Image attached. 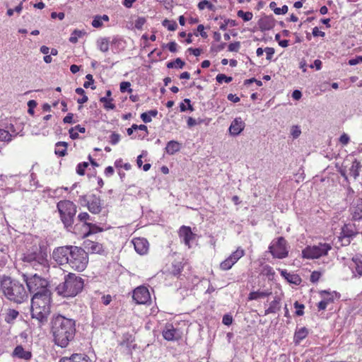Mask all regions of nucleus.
I'll list each match as a JSON object with an SVG mask.
<instances>
[{"label":"nucleus","mask_w":362,"mask_h":362,"mask_svg":"<svg viewBox=\"0 0 362 362\" xmlns=\"http://www.w3.org/2000/svg\"><path fill=\"white\" fill-rule=\"evenodd\" d=\"M51 332L55 344L65 348L74 338L76 321L62 315L53 316L51 321Z\"/></svg>","instance_id":"nucleus-1"},{"label":"nucleus","mask_w":362,"mask_h":362,"mask_svg":"<svg viewBox=\"0 0 362 362\" xmlns=\"http://www.w3.org/2000/svg\"><path fill=\"white\" fill-rule=\"evenodd\" d=\"M0 290L8 300L16 304H21L28 299L23 284L10 276H3L1 278Z\"/></svg>","instance_id":"nucleus-2"},{"label":"nucleus","mask_w":362,"mask_h":362,"mask_svg":"<svg viewBox=\"0 0 362 362\" xmlns=\"http://www.w3.org/2000/svg\"><path fill=\"white\" fill-rule=\"evenodd\" d=\"M31 317L37 321L39 326L48 322L51 313V295L34 294L31 299Z\"/></svg>","instance_id":"nucleus-3"},{"label":"nucleus","mask_w":362,"mask_h":362,"mask_svg":"<svg viewBox=\"0 0 362 362\" xmlns=\"http://www.w3.org/2000/svg\"><path fill=\"white\" fill-rule=\"evenodd\" d=\"M84 286V280L75 274L69 273L64 281L57 286L55 290L58 295L66 298H73L81 292Z\"/></svg>","instance_id":"nucleus-4"},{"label":"nucleus","mask_w":362,"mask_h":362,"mask_svg":"<svg viewBox=\"0 0 362 362\" xmlns=\"http://www.w3.org/2000/svg\"><path fill=\"white\" fill-rule=\"evenodd\" d=\"M47 249L41 245H34L24 254L23 261L25 264V267H31L37 271L47 267Z\"/></svg>","instance_id":"nucleus-5"},{"label":"nucleus","mask_w":362,"mask_h":362,"mask_svg":"<svg viewBox=\"0 0 362 362\" xmlns=\"http://www.w3.org/2000/svg\"><path fill=\"white\" fill-rule=\"evenodd\" d=\"M57 208L64 227L70 230L73 226L76 214V204L69 200H62L57 203Z\"/></svg>","instance_id":"nucleus-6"},{"label":"nucleus","mask_w":362,"mask_h":362,"mask_svg":"<svg viewBox=\"0 0 362 362\" xmlns=\"http://www.w3.org/2000/svg\"><path fill=\"white\" fill-rule=\"evenodd\" d=\"M23 278L26 283L28 289L30 293L38 294V296H42L45 293L51 295V291L47 288V281L37 274L33 275L24 274L23 275Z\"/></svg>","instance_id":"nucleus-7"},{"label":"nucleus","mask_w":362,"mask_h":362,"mask_svg":"<svg viewBox=\"0 0 362 362\" xmlns=\"http://www.w3.org/2000/svg\"><path fill=\"white\" fill-rule=\"evenodd\" d=\"M88 263V253L81 247L72 246L69 265L74 270L83 271Z\"/></svg>","instance_id":"nucleus-8"},{"label":"nucleus","mask_w":362,"mask_h":362,"mask_svg":"<svg viewBox=\"0 0 362 362\" xmlns=\"http://www.w3.org/2000/svg\"><path fill=\"white\" fill-rule=\"evenodd\" d=\"M269 252L274 258H286L288 255L287 241L284 237H279L273 240L269 247Z\"/></svg>","instance_id":"nucleus-9"},{"label":"nucleus","mask_w":362,"mask_h":362,"mask_svg":"<svg viewBox=\"0 0 362 362\" xmlns=\"http://www.w3.org/2000/svg\"><path fill=\"white\" fill-rule=\"evenodd\" d=\"M332 247L328 243H320L313 247L308 246L302 252L303 257L306 259H317L327 255Z\"/></svg>","instance_id":"nucleus-10"},{"label":"nucleus","mask_w":362,"mask_h":362,"mask_svg":"<svg viewBox=\"0 0 362 362\" xmlns=\"http://www.w3.org/2000/svg\"><path fill=\"white\" fill-rule=\"evenodd\" d=\"M72 246H64L56 248L52 253L54 260L59 265L69 264Z\"/></svg>","instance_id":"nucleus-11"},{"label":"nucleus","mask_w":362,"mask_h":362,"mask_svg":"<svg viewBox=\"0 0 362 362\" xmlns=\"http://www.w3.org/2000/svg\"><path fill=\"white\" fill-rule=\"evenodd\" d=\"M89 211L92 214H98L103 209V202L99 196L91 194L85 199Z\"/></svg>","instance_id":"nucleus-12"},{"label":"nucleus","mask_w":362,"mask_h":362,"mask_svg":"<svg viewBox=\"0 0 362 362\" xmlns=\"http://www.w3.org/2000/svg\"><path fill=\"white\" fill-rule=\"evenodd\" d=\"M132 297L137 304H145L151 300L150 293L145 286H139L135 288Z\"/></svg>","instance_id":"nucleus-13"},{"label":"nucleus","mask_w":362,"mask_h":362,"mask_svg":"<svg viewBox=\"0 0 362 362\" xmlns=\"http://www.w3.org/2000/svg\"><path fill=\"white\" fill-rule=\"evenodd\" d=\"M136 252L139 255H145L147 253L149 247L148 240L144 238H134L132 240Z\"/></svg>","instance_id":"nucleus-14"},{"label":"nucleus","mask_w":362,"mask_h":362,"mask_svg":"<svg viewBox=\"0 0 362 362\" xmlns=\"http://www.w3.org/2000/svg\"><path fill=\"white\" fill-rule=\"evenodd\" d=\"M259 28L261 31L272 30L275 25V20L272 16H264L258 21Z\"/></svg>","instance_id":"nucleus-15"},{"label":"nucleus","mask_w":362,"mask_h":362,"mask_svg":"<svg viewBox=\"0 0 362 362\" xmlns=\"http://www.w3.org/2000/svg\"><path fill=\"white\" fill-rule=\"evenodd\" d=\"M179 236L185 244L190 247V241L194 238L195 234L192 232L190 227L182 226L179 230Z\"/></svg>","instance_id":"nucleus-16"},{"label":"nucleus","mask_w":362,"mask_h":362,"mask_svg":"<svg viewBox=\"0 0 362 362\" xmlns=\"http://www.w3.org/2000/svg\"><path fill=\"white\" fill-rule=\"evenodd\" d=\"M245 128V123L240 117L235 118L229 127V132L231 135L237 136L241 133Z\"/></svg>","instance_id":"nucleus-17"},{"label":"nucleus","mask_w":362,"mask_h":362,"mask_svg":"<svg viewBox=\"0 0 362 362\" xmlns=\"http://www.w3.org/2000/svg\"><path fill=\"white\" fill-rule=\"evenodd\" d=\"M13 356L28 361L31 358L32 354L30 351H25L21 345H18L14 349Z\"/></svg>","instance_id":"nucleus-18"},{"label":"nucleus","mask_w":362,"mask_h":362,"mask_svg":"<svg viewBox=\"0 0 362 362\" xmlns=\"http://www.w3.org/2000/svg\"><path fill=\"white\" fill-rule=\"evenodd\" d=\"M351 215L354 220L362 218V199H358L356 204L351 208Z\"/></svg>","instance_id":"nucleus-19"},{"label":"nucleus","mask_w":362,"mask_h":362,"mask_svg":"<svg viewBox=\"0 0 362 362\" xmlns=\"http://www.w3.org/2000/svg\"><path fill=\"white\" fill-rule=\"evenodd\" d=\"M281 299L279 297H275L274 300L270 303L269 307L265 310L264 315H267L270 313H276L280 310Z\"/></svg>","instance_id":"nucleus-20"},{"label":"nucleus","mask_w":362,"mask_h":362,"mask_svg":"<svg viewBox=\"0 0 362 362\" xmlns=\"http://www.w3.org/2000/svg\"><path fill=\"white\" fill-rule=\"evenodd\" d=\"M177 330L172 325H167L163 331V336L168 341L174 340Z\"/></svg>","instance_id":"nucleus-21"},{"label":"nucleus","mask_w":362,"mask_h":362,"mask_svg":"<svg viewBox=\"0 0 362 362\" xmlns=\"http://www.w3.org/2000/svg\"><path fill=\"white\" fill-rule=\"evenodd\" d=\"M19 315V312L15 309H8L5 313L4 320L8 324H13Z\"/></svg>","instance_id":"nucleus-22"},{"label":"nucleus","mask_w":362,"mask_h":362,"mask_svg":"<svg viewBox=\"0 0 362 362\" xmlns=\"http://www.w3.org/2000/svg\"><path fill=\"white\" fill-rule=\"evenodd\" d=\"M68 144L65 141H59L55 144L54 153L56 155L63 157L65 156L66 153Z\"/></svg>","instance_id":"nucleus-23"},{"label":"nucleus","mask_w":362,"mask_h":362,"mask_svg":"<svg viewBox=\"0 0 362 362\" xmlns=\"http://www.w3.org/2000/svg\"><path fill=\"white\" fill-rule=\"evenodd\" d=\"M181 145L179 142L175 141H170L165 147V151L168 154L173 155L180 150Z\"/></svg>","instance_id":"nucleus-24"},{"label":"nucleus","mask_w":362,"mask_h":362,"mask_svg":"<svg viewBox=\"0 0 362 362\" xmlns=\"http://www.w3.org/2000/svg\"><path fill=\"white\" fill-rule=\"evenodd\" d=\"M59 362H88L81 354H74L70 357H63Z\"/></svg>","instance_id":"nucleus-25"},{"label":"nucleus","mask_w":362,"mask_h":362,"mask_svg":"<svg viewBox=\"0 0 362 362\" xmlns=\"http://www.w3.org/2000/svg\"><path fill=\"white\" fill-rule=\"evenodd\" d=\"M361 168V163L355 159L351 164V168H349V174L354 179H356L359 176V170Z\"/></svg>","instance_id":"nucleus-26"},{"label":"nucleus","mask_w":362,"mask_h":362,"mask_svg":"<svg viewBox=\"0 0 362 362\" xmlns=\"http://www.w3.org/2000/svg\"><path fill=\"white\" fill-rule=\"evenodd\" d=\"M271 294H272V292L269 291H253V292H251L249 294V299L250 300H257L258 298H264V297L269 296Z\"/></svg>","instance_id":"nucleus-27"},{"label":"nucleus","mask_w":362,"mask_h":362,"mask_svg":"<svg viewBox=\"0 0 362 362\" xmlns=\"http://www.w3.org/2000/svg\"><path fill=\"white\" fill-rule=\"evenodd\" d=\"M13 138V134L9 130H6L4 128H0V141L10 142Z\"/></svg>","instance_id":"nucleus-28"},{"label":"nucleus","mask_w":362,"mask_h":362,"mask_svg":"<svg viewBox=\"0 0 362 362\" xmlns=\"http://www.w3.org/2000/svg\"><path fill=\"white\" fill-rule=\"evenodd\" d=\"M245 255L243 249L238 247L235 252H233L229 258L235 264L242 257Z\"/></svg>","instance_id":"nucleus-29"},{"label":"nucleus","mask_w":362,"mask_h":362,"mask_svg":"<svg viewBox=\"0 0 362 362\" xmlns=\"http://www.w3.org/2000/svg\"><path fill=\"white\" fill-rule=\"evenodd\" d=\"M86 226H88V231L84 234L85 237L88 236L90 234H94L103 231V228H100L95 224L91 223H86Z\"/></svg>","instance_id":"nucleus-30"},{"label":"nucleus","mask_w":362,"mask_h":362,"mask_svg":"<svg viewBox=\"0 0 362 362\" xmlns=\"http://www.w3.org/2000/svg\"><path fill=\"white\" fill-rule=\"evenodd\" d=\"M308 334V330L305 327H302L299 330L296 331L294 334V339L296 342H299L306 337Z\"/></svg>","instance_id":"nucleus-31"},{"label":"nucleus","mask_w":362,"mask_h":362,"mask_svg":"<svg viewBox=\"0 0 362 362\" xmlns=\"http://www.w3.org/2000/svg\"><path fill=\"white\" fill-rule=\"evenodd\" d=\"M183 269L182 264L180 262H175L172 263V269L170 273L174 276L179 275Z\"/></svg>","instance_id":"nucleus-32"},{"label":"nucleus","mask_w":362,"mask_h":362,"mask_svg":"<svg viewBox=\"0 0 362 362\" xmlns=\"http://www.w3.org/2000/svg\"><path fill=\"white\" fill-rule=\"evenodd\" d=\"M185 63L183 62L180 58H177L173 62H169L167 64V67L168 69H173V68H179L182 69L185 66Z\"/></svg>","instance_id":"nucleus-33"},{"label":"nucleus","mask_w":362,"mask_h":362,"mask_svg":"<svg viewBox=\"0 0 362 362\" xmlns=\"http://www.w3.org/2000/svg\"><path fill=\"white\" fill-rule=\"evenodd\" d=\"M100 50L103 52H107L109 50V42L107 38H101L97 42Z\"/></svg>","instance_id":"nucleus-34"},{"label":"nucleus","mask_w":362,"mask_h":362,"mask_svg":"<svg viewBox=\"0 0 362 362\" xmlns=\"http://www.w3.org/2000/svg\"><path fill=\"white\" fill-rule=\"evenodd\" d=\"M88 250L93 253H100L103 250V245L96 242H90L88 244Z\"/></svg>","instance_id":"nucleus-35"},{"label":"nucleus","mask_w":362,"mask_h":362,"mask_svg":"<svg viewBox=\"0 0 362 362\" xmlns=\"http://www.w3.org/2000/svg\"><path fill=\"white\" fill-rule=\"evenodd\" d=\"M112 98H107V97H102L100 101L104 104V108L106 110H114L115 105L112 103Z\"/></svg>","instance_id":"nucleus-36"},{"label":"nucleus","mask_w":362,"mask_h":362,"mask_svg":"<svg viewBox=\"0 0 362 362\" xmlns=\"http://www.w3.org/2000/svg\"><path fill=\"white\" fill-rule=\"evenodd\" d=\"M85 34V32L79 30H74L71 37H69V42L71 43H76L78 42V37H81L83 35Z\"/></svg>","instance_id":"nucleus-37"},{"label":"nucleus","mask_w":362,"mask_h":362,"mask_svg":"<svg viewBox=\"0 0 362 362\" xmlns=\"http://www.w3.org/2000/svg\"><path fill=\"white\" fill-rule=\"evenodd\" d=\"M163 25L166 27L169 30L174 31L177 28V24L174 21H169L168 19H165L163 21Z\"/></svg>","instance_id":"nucleus-38"},{"label":"nucleus","mask_w":362,"mask_h":362,"mask_svg":"<svg viewBox=\"0 0 362 362\" xmlns=\"http://www.w3.org/2000/svg\"><path fill=\"white\" fill-rule=\"evenodd\" d=\"M237 15L238 17L243 18L244 21H249L252 18L253 14L252 12H244L242 10L238 11Z\"/></svg>","instance_id":"nucleus-39"},{"label":"nucleus","mask_w":362,"mask_h":362,"mask_svg":"<svg viewBox=\"0 0 362 362\" xmlns=\"http://www.w3.org/2000/svg\"><path fill=\"white\" fill-rule=\"evenodd\" d=\"M235 264V263L229 258V257L226 259L224 261H223L221 264H220V268L222 269V270H228L230 269L233 265Z\"/></svg>","instance_id":"nucleus-40"},{"label":"nucleus","mask_w":362,"mask_h":362,"mask_svg":"<svg viewBox=\"0 0 362 362\" xmlns=\"http://www.w3.org/2000/svg\"><path fill=\"white\" fill-rule=\"evenodd\" d=\"M206 7L210 11H214V6L207 0H203L198 4L199 10H204Z\"/></svg>","instance_id":"nucleus-41"},{"label":"nucleus","mask_w":362,"mask_h":362,"mask_svg":"<svg viewBox=\"0 0 362 362\" xmlns=\"http://www.w3.org/2000/svg\"><path fill=\"white\" fill-rule=\"evenodd\" d=\"M352 261L355 264V271L361 276H362V261L358 258L353 257Z\"/></svg>","instance_id":"nucleus-42"},{"label":"nucleus","mask_w":362,"mask_h":362,"mask_svg":"<svg viewBox=\"0 0 362 362\" xmlns=\"http://www.w3.org/2000/svg\"><path fill=\"white\" fill-rule=\"evenodd\" d=\"M216 79L218 83H222L223 81L228 83L233 81V78L231 76H227L223 74H218Z\"/></svg>","instance_id":"nucleus-43"},{"label":"nucleus","mask_w":362,"mask_h":362,"mask_svg":"<svg viewBox=\"0 0 362 362\" xmlns=\"http://www.w3.org/2000/svg\"><path fill=\"white\" fill-rule=\"evenodd\" d=\"M228 25L230 27H235L237 25L236 21L232 19H226L224 22L220 25V29L222 30H226Z\"/></svg>","instance_id":"nucleus-44"},{"label":"nucleus","mask_w":362,"mask_h":362,"mask_svg":"<svg viewBox=\"0 0 362 362\" xmlns=\"http://www.w3.org/2000/svg\"><path fill=\"white\" fill-rule=\"evenodd\" d=\"M119 89L122 93L132 92V89L131 88V83L129 81H122L120 83Z\"/></svg>","instance_id":"nucleus-45"},{"label":"nucleus","mask_w":362,"mask_h":362,"mask_svg":"<svg viewBox=\"0 0 362 362\" xmlns=\"http://www.w3.org/2000/svg\"><path fill=\"white\" fill-rule=\"evenodd\" d=\"M190 100L188 98H185L184 100V103L187 104V106H186L183 103H180V108L181 112H185L187 110H189L190 111H193L194 108L192 105L190 104Z\"/></svg>","instance_id":"nucleus-46"},{"label":"nucleus","mask_w":362,"mask_h":362,"mask_svg":"<svg viewBox=\"0 0 362 362\" xmlns=\"http://www.w3.org/2000/svg\"><path fill=\"white\" fill-rule=\"evenodd\" d=\"M88 165L89 164L87 162H83L78 164L76 167V173L80 175H83L85 174V170Z\"/></svg>","instance_id":"nucleus-47"},{"label":"nucleus","mask_w":362,"mask_h":362,"mask_svg":"<svg viewBox=\"0 0 362 362\" xmlns=\"http://www.w3.org/2000/svg\"><path fill=\"white\" fill-rule=\"evenodd\" d=\"M286 279L290 283H293L296 285L299 284L300 282L301 281L300 278L296 274H288V276H286Z\"/></svg>","instance_id":"nucleus-48"},{"label":"nucleus","mask_w":362,"mask_h":362,"mask_svg":"<svg viewBox=\"0 0 362 362\" xmlns=\"http://www.w3.org/2000/svg\"><path fill=\"white\" fill-rule=\"evenodd\" d=\"M333 299L332 298H325L320 302H319L317 305V308L319 310H324L326 309L327 305L332 302Z\"/></svg>","instance_id":"nucleus-49"},{"label":"nucleus","mask_w":362,"mask_h":362,"mask_svg":"<svg viewBox=\"0 0 362 362\" xmlns=\"http://www.w3.org/2000/svg\"><path fill=\"white\" fill-rule=\"evenodd\" d=\"M294 307L296 308V315L298 316H302L304 313L303 309L305 308L303 304L299 303L298 301L294 303Z\"/></svg>","instance_id":"nucleus-50"},{"label":"nucleus","mask_w":362,"mask_h":362,"mask_svg":"<svg viewBox=\"0 0 362 362\" xmlns=\"http://www.w3.org/2000/svg\"><path fill=\"white\" fill-rule=\"evenodd\" d=\"M146 23V19L144 17H139L134 22V26L136 29L141 30Z\"/></svg>","instance_id":"nucleus-51"},{"label":"nucleus","mask_w":362,"mask_h":362,"mask_svg":"<svg viewBox=\"0 0 362 362\" xmlns=\"http://www.w3.org/2000/svg\"><path fill=\"white\" fill-rule=\"evenodd\" d=\"M120 140V135L117 133L113 132L110 136V142L112 145L117 144Z\"/></svg>","instance_id":"nucleus-52"},{"label":"nucleus","mask_w":362,"mask_h":362,"mask_svg":"<svg viewBox=\"0 0 362 362\" xmlns=\"http://www.w3.org/2000/svg\"><path fill=\"white\" fill-rule=\"evenodd\" d=\"M240 47V42H235L233 43H230L228 45V51L230 52H238L239 49Z\"/></svg>","instance_id":"nucleus-53"},{"label":"nucleus","mask_w":362,"mask_h":362,"mask_svg":"<svg viewBox=\"0 0 362 362\" xmlns=\"http://www.w3.org/2000/svg\"><path fill=\"white\" fill-rule=\"evenodd\" d=\"M321 276V273L320 272L314 271L312 272L310 275V280L313 283H316L319 281Z\"/></svg>","instance_id":"nucleus-54"},{"label":"nucleus","mask_w":362,"mask_h":362,"mask_svg":"<svg viewBox=\"0 0 362 362\" xmlns=\"http://www.w3.org/2000/svg\"><path fill=\"white\" fill-rule=\"evenodd\" d=\"M92 25L94 28H100L103 25L102 18L100 16H96L92 21Z\"/></svg>","instance_id":"nucleus-55"},{"label":"nucleus","mask_w":362,"mask_h":362,"mask_svg":"<svg viewBox=\"0 0 362 362\" xmlns=\"http://www.w3.org/2000/svg\"><path fill=\"white\" fill-rule=\"evenodd\" d=\"M86 78L87 79V81H86L83 83V87L85 88H89L90 86V85L93 84L94 80H93V75H91L90 74H87Z\"/></svg>","instance_id":"nucleus-56"},{"label":"nucleus","mask_w":362,"mask_h":362,"mask_svg":"<svg viewBox=\"0 0 362 362\" xmlns=\"http://www.w3.org/2000/svg\"><path fill=\"white\" fill-rule=\"evenodd\" d=\"M222 322L227 326H229L233 322V317L230 315L226 314L223 317Z\"/></svg>","instance_id":"nucleus-57"},{"label":"nucleus","mask_w":362,"mask_h":362,"mask_svg":"<svg viewBox=\"0 0 362 362\" xmlns=\"http://www.w3.org/2000/svg\"><path fill=\"white\" fill-rule=\"evenodd\" d=\"M78 218L80 221L87 223L86 221L90 219V215L86 212L80 213L78 216Z\"/></svg>","instance_id":"nucleus-58"},{"label":"nucleus","mask_w":362,"mask_h":362,"mask_svg":"<svg viewBox=\"0 0 362 362\" xmlns=\"http://www.w3.org/2000/svg\"><path fill=\"white\" fill-rule=\"evenodd\" d=\"M4 128L6 130H9V132L13 134V137H15L18 134L13 124L11 123L5 124L4 126Z\"/></svg>","instance_id":"nucleus-59"},{"label":"nucleus","mask_w":362,"mask_h":362,"mask_svg":"<svg viewBox=\"0 0 362 362\" xmlns=\"http://www.w3.org/2000/svg\"><path fill=\"white\" fill-rule=\"evenodd\" d=\"M4 128L6 130H9V132L13 134V137H15L18 134L13 124L11 123L5 124L4 126Z\"/></svg>","instance_id":"nucleus-60"},{"label":"nucleus","mask_w":362,"mask_h":362,"mask_svg":"<svg viewBox=\"0 0 362 362\" xmlns=\"http://www.w3.org/2000/svg\"><path fill=\"white\" fill-rule=\"evenodd\" d=\"M288 6L286 5H284L281 8L274 9V13L276 15L285 14L288 12Z\"/></svg>","instance_id":"nucleus-61"},{"label":"nucleus","mask_w":362,"mask_h":362,"mask_svg":"<svg viewBox=\"0 0 362 362\" xmlns=\"http://www.w3.org/2000/svg\"><path fill=\"white\" fill-rule=\"evenodd\" d=\"M349 136L344 133L341 136L339 137V141L343 145H346L349 142Z\"/></svg>","instance_id":"nucleus-62"},{"label":"nucleus","mask_w":362,"mask_h":362,"mask_svg":"<svg viewBox=\"0 0 362 362\" xmlns=\"http://www.w3.org/2000/svg\"><path fill=\"white\" fill-rule=\"evenodd\" d=\"M301 133L300 129L297 127H293L291 130V135L293 138L296 139L298 138Z\"/></svg>","instance_id":"nucleus-63"},{"label":"nucleus","mask_w":362,"mask_h":362,"mask_svg":"<svg viewBox=\"0 0 362 362\" xmlns=\"http://www.w3.org/2000/svg\"><path fill=\"white\" fill-rule=\"evenodd\" d=\"M141 119L145 123H149L152 121V119L150 117V115H148V112L142 113L141 115Z\"/></svg>","instance_id":"nucleus-64"}]
</instances>
